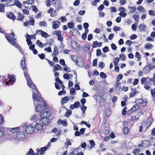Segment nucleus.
<instances>
[{
	"label": "nucleus",
	"mask_w": 155,
	"mask_h": 155,
	"mask_svg": "<svg viewBox=\"0 0 155 155\" xmlns=\"http://www.w3.org/2000/svg\"><path fill=\"white\" fill-rule=\"evenodd\" d=\"M25 76L26 78L28 86L31 88L32 89L33 94L34 93H36V94L38 93L39 92L36 89V86L34 84L31 80V78L28 75V74L25 72H24Z\"/></svg>",
	"instance_id": "nucleus-1"
},
{
	"label": "nucleus",
	"mask_w": 155,
	"mask_h": 155,
	"mask_svg": "<svg viewBox=\"0 0 155 155\" xmlns=\"http://www.w3.org/2000/svg\"><path fill=\"white\" fill-rule=\"evenodd\" d=\"M36 93H34L33 94V97L35 101H38V103L40 104H43L44 107V109H47V104L45 102L43 101V100L42 97H40L38 94H36Z\"/></svg>",
	"instance_id": "nucleus-2"
},
{
	"label": "nucleus",
	"mask_w": 155,
	"mask_h": 155,
	"mask_svg": "<svg viewBox=\"0 0 155 155\" xmlns=\"http://www.w3.org/2000/svg\"><path fill=\"white\" fill-rule=\"evenodd\" d=\"M5 37L7 40L12 45L14 46L15 48H18L21 53H23L22 49L19 47L17 43L15 41L9 36L5 35Z\"/></svg>",
	"instance_id": "nucleus-3"
},
{
	"label": "nucleus",
	"mask_w": 155,
	"mask_h": 155,
	"mask_svg": "<svg viewBox=\"0 0 155 155\" xmlns=\"http://www.w3.org/2000/svg\"><path fill=\"white\" fill-rule=\"evenodd\" d=\"M23 127H24V128H25V131L26 133L28 134H31L35 130L34 127L31 124L28 125L25 124L23 126Z\"/></svg>",
	"instance_id": "nucleus-4"
},
{
	"label": "nucleus",
	"mask_w": 155,
	"mask_h": 155,
	"mask_svg": "<svg viewBox=\"0 0 155 155\" xmlns=\"http://www.w3.org/2000/svg\"><path fill=\"white\" fill-rule=\"evenodd\" d=\"M135 102L137 105L143 106L146 105L147 101L146 100H144L143 99H139L136 100Z\"/></svg>",
	"instance_id": "nucleus-5"
},
{
	"label": "nucleus",
	"mask_w": 155,
	"mask_h": 155,
	"mask_svg": "<svg viewBox=\"0 0 155 155\" xmlns=\"http://www.w3.org/2000/svg\"><path fill=\"white\" fill-rule=\"evenodd\" d=\"M36 34L35 35H29L27 34L26 35H25V37L26 38V41L27 42V44L28 45H31L32 42L31 41L29 40L28 38H31V37L32 36V38H33L34 39H36V37H35Z\"/></svg>",
	"instance_id": "nucleus-6"
},
{
	"label": "nucleus",
	"mask_w": 155,
	"mask_h": 155,
	"mask_svg": "<svg viewBox=\"0 0 155 155\" xmlns=\"http://www.w3.org/2000/svg\"><path fill=\"white\" fill-rule=\"evenodd\" d=\"M16 136L17 138L20 140H23L25 137V134L22 131H19L16 133Z\"/></svg>",
	"instance_id": "nucleus-7"
},
{
	"label": "nucleus",
	"mask_w": 155,
	"mask_h": 155,
	"mask_svg": "<svg viewBox=\"0 0 155 155\" xmlns=\"http://www.w3.org/2000/svg\"><path fill=\"white\" fill-rule=\"evenodd\" d=\"M138 28L139 31L140 32H144L147 29V27L143 23L140 24Z\"/></svg>",
	"instance_id": "nucleus-8"
},
{
	"label": "nucleus",
	"mask_w": 155,
	"mask_h": 155,
	"mask_svg": "<svg viewBox=\"0 0 155 155\" xmlns=\"http://www.w3.org/2000/svg\"><path fill=\"white\" fill-rule=\"evenodd\" d=\"M40 120V121L42 122V124L44 125H47L49 123L50 120L48 117H41Z\"/></svg>",
	"instance_id": "nucleus-9"
},
{
	"label": "nucleus",
	"mask_w": 155,
	"mask_h": 155,
	"mask_svg": "<svg viewBox=\"0 0 155 155\" xmlns=\"http://www.w3.org/2000/svg\"><path fill=\"white\" fill-rule=\"evenodd\" d=\"M40 33V34L42 37L45 38H47L49 37V35L43 31L41 30H37L36 31V33L38 34Z\"/></svg>",
	"instance_id": "nucleus-10"
},
{
	"label": "nucleus",
	"mask_w": 155,
	"mask_h": 155,
	"mask_svg": "<svg viewBox=\"0 0 155 155\" xmlns=\"http://www.w3.org/2000/svg\"><path fill=\"white\" fill-rule=\"evenodd\" d=\"M71 59L74 61L77 64L80 66H83L84 65V63L83 62H80V65L78 64V61L76 59V56L75 55H71Z\"/></svg>",
	"instance_id": "nucleus-11"
},
{
	"label": "nucleus",
	"mask_w": 155,
	"mask_h": 155,
	"mask_svg": "<svg viewBox=\"0 0 155 155\" xmlns=\"http://www.w3.org/2000/svg\"><path fill=\"white\" fill-rule=\"evenodd\" d=\"M52 22V27L55 29H57L61 24L60 22L58 21H54Z\"/></svg>",
	"instance_id": "nucleus-12"
},
{
	"label": "nucleus",
	"mask_w": 155,
	"mask_h": 155,
	"mask_svg": "<svg viewBox=\"0 0 155 155\" xmlns=\"http://www.w3.org/2000/svg\"><path fill=\"white\" fill-rule=\"evenodd\" d=\"M51 113L50 111H45L41 114V117H49L51 116Z\"/></svg>",
	"instance_id": "nucleus-13"
},
{
	"label": "nucleus",
	"mask_w": 155,
	"mask_h": 155,
	"mask_svg": "<svg viewBox=\"0 0 155 155\" xmlns=\"http://www.w3.org/2000/svg\"><path fill=\"white\" fill-rule=\"evenodd\" d=\"M7 17L13 20H14L15 18L16 17L15 16L14 14L12 12H8L6 14Z\"/></svg>",
	"instance_id": "nucleus-14"
},
{
	"label": "nucleus",
	"mask_w": 155,
	"mask_h": 155,
	"mask_svg": "<svg viewBox=\"0 0 155 155\" xmlns=\"http://www.w3.org/2000/svg\"><path fill=\"white\" fill-rule=\"evenodd\" d=\"M36 107V110L37 112H41L44 110V107L40 104Z\"/></svg>",
	"instance_id": "nucleus-15"
},
{
	"label": "nucleus",
	"mask_w": 155,
	"mask_h": 155,
	"mask_svg": "<svg viewBox=\"0 0 155 155\" xmlns=\"http://www.w3.org/2000/svg\"><path fill=\"white\" fill-rule=\"evenodd\" d=\"M58 54V48L57 47L55 46L54 48L52 54V57L57 56Z\"/></svg>",
	"instance_id": "nucleus-16"
},
{
	"label": "nucleus",
	"mask_w": 155,
	"mask_h": 155,
	"mask_svg": "<svg viewBox=\"0 0 155 155\" xmlns=\"http://www.w3.org/2000/svg\"><path fill=\"white\" fill-rule=\"evenodd\" d=\"M34 2L33 0H29L26 2H24L23 3V5L24 7L28 8L26 6V4L32 5L34 3Z\"/></svg>",
	"instance_id": "nucleus-17"
},
{
	"label": "nucleus",
	"mask_w": 155,
	"mask_h": 155,
	"mask_svg": "<svg viewBox=\"0 0 155 155\" xmlns=\"http://www.w3.org/2000/svg\"><path fill=\"white\" fill-rule=\"evenodd\" d=\"M80 105V103L79 102H76L74 103V104L71 105L70 106V108L72 110L75 108H78Z\"/></svg>",
	"instance_id": "nucleus-18"
},
{
	"label": "nucleus",
	"mask_w": 155,
	"mask_h": 155,
	"mask_svg": "<svg viewBox=\"0 0 155 155\" xmlns=\"http://www.w3.org/2000/svg\"><path fill=\"white\" fill-rule=\"evenodd\" d=\"M152 123V119L150 118H149L147 119L145 126L146 128H148L151 124Z\"/></svg>",
	"instance_id": "nucleus-19"
},
{
	"label": "nucleus",
	"mask_w": 155,
	"mask_h": 155,
	"mask_svg": "<svg viewBox=\"0 0 155 155\" xmlns=\"http://www.w3.org/2000/svg\"><path fill=\"white\" fill-rule=\"evenodd\" d=\"M150 70L149 66L148 64L145 66L143 68V73L145 74H147L150 72Z\"/></svg>",
	"instance_id": "nucleus-20"
},
{
	"label": "nucleus",
	"mask_w": 155,
	"mask_h": 155,
	"mask_svg": "<svg viewBox=\"0 0 155 155\" xmlns=\"http://www.w3.org/2000/svg\"><path fill=\"white\" fill-rule=\"evenodd\" d=\"M69 98L68 96L62 98L61 101V104H63L69 101Z\"/></svg>",
	"instance_id": "nucleus-21"
},
{
	"label": "nucleus",
	"mask_w": 155,
	"mask_h": 155,
	"mask_svg": "<svg viewBox=\"0 0 155 155\" xmlns=\"http://www.w3.org/2000/svg\"><path fill=\"white\" fill-rule=\"evenodd\" d=\"M140 108V107L139 105L136 104L131 109L129 110V111L130 112H134L137 110H138Z\"/></svg>",
	"instance_id": "nucleus-22"
},
{
	"label": "nucleus",
	"mask_w": 155,
	"mask_h": 155,
	"mask_svg": "<svg viewBox=\"0 0 155 155\" xmlns=\"http://www.w3.org/2000/svg\"><path fill=\"white\" fill-rule=\"evenodd\" d=\"M36 129L38 130H41L43 129V126L40 124L36 123L35 126Z\"/></svg>",
	"instance_id": "nucleus-23"
},
{
	"label": "nucleus",
	"mask_w": 155,
	"mask_h": 155,
	"mask_svg": "<svg viewBox=\"0 0 155 155\" xmlns=\"http://www.w3.org/2000/svg\"><path fill=\"white\" fill-rule=\"evenodd\" d=\"M52 132L54 133L56 135H60L61 133L60 130H58L56 128H54L52 130Z\"/></svg>",
	"instance_id": "nucleus-24"
},
{
	"label": "nucleus",
	"mask_w": 155,
	"mask_h": 155,
	"mask_svg": "<svg viewBox=\"0 0 155 155\" xmlns=\"http://www.w3.org/2000/svg\"><path fill=\"white\" fill-rule=\"evenodd\" d=\"M19 127H18L15 128H13L10 129V131L13 133H18L20 130Z\"/></svg>",
	"instance_id": "nucleus-25"
},
{
	"label": "nucleus",
	"mask_w": 155,
	"mask_h": 155,
	"mask_svg": "<svg viewBox=\"0 0 155 155\" xmlns=\"http://www.w3.org/2000/svg\"><path fill=\"white\" fill-rule=\"evenodd\" d=\"M18 17L17 19L22 21L23 19L25 17L24 15L21 14L20 12H18Z\"/></svg>",
	"instance_id": "nucleus-26"
},
{
	"label": "nucleus",
	"mask_w": 155,
	"mask_h": 155,
	"mask_svg": "<svg viewBox=\"0 0 155 155\" xmlns=\"http://www.w3.org/2000/svg\"><path fill=\"white\" fill-rule=\"evenodd\" d=\"M21 68L22 69L24 70L25 68V59H24L23 58H22L21 64Z\"/></svg>",
	"instance_id": "nucleus-27"
},
{
	"label": "nucleus",
	"mask_w": 155,
	"mask_h": 155,
	"mask_svg": "<svg viewBox=\"0 0 155 155\" xmlns=\"http://www.w3.org/2000/svg\"><path fill=\"white\" fill-rule=\"evenodd\" d=\"M153 45L150 43H147L144 47V48L147 49H151L152 48Z\"/></svg>",
	"instance_id": "nucleus-28"
},
{
	"label": "nucleus",
	"mask_w": 155,
	"mask_h": 155,
	"mask_svg": "<svg viewBox=\"0 0 155 155\" xmlns=\"http://www.w3.org/2000/svg\"><path fill=\"white\" fill-rule=\"evenodd\" d=\"M62 67L58 64H56L55 65L54 68V71L58 70H62Z\"/></svg>",
	"instance_id": "nucleus-29"
},
{
	"label": "nucleus",
	"mask_w": 155,
	"mask_h": 155,
	"mask_svg": "<svg viewBox=\"0 0 155 155\" xmlns=\"http://www.w3.org/2000/svg\"><path fill=\"white\" fill-rule=\"evenodd\" d=\"M8 78L10 79V80L9 81V82H10L12 80V82L11 84H13V82H14L15 80V79L14 77V76L12 75H9Z\"/></svg>",
	"instance_id": "nucleus-30"
},
{
	"label": "nucleus",
	"mask_w": 155,
	"mask_h": 155,
	"mask_svg": "<svg viewBox=\"0 0 155 155\" xmlns=\"http://www.w3.org/2000/svg\"><path fill=\"white\" fill-rule=\"evenodd\" d=\"M135 57L137 59V61H140L141 60V55L139 54V52H136L135 53Z\"/></svg>",
	"instance_id": "nucleus-31"
},
{
	"label": "nucleus",
	"mask_w": 155,
	"mask_h": 155,
	"mask_svg": "<svg viewBox=\"0 0 155 155\" xmlns=\"http://www.w3.org/2000/svg\"><path fill=\"white\" fill-rule=\"evenodd\" d=\"M138 93V92H137L136 90L135 89H134L133 90V91L131 92L130 94V96L129 97H131L134 96L136 94H137V93Z\"/></svg>",
	"instance_id": "nucleus-32"
},
{
	"label": "nucleus",
	"mask_w": 155,
	"mask_h": 155,
	"mask_svg": "<svg viewBox=\"0 0 155 155\" xmlns=\"http://www.w3.org/2000/svg\"><path fill=\"white\" fill-rule=\"evenodd\" d=\"M47 150V147H43L41 148L39 151L41 155H43L44 152Z\"/></svg>",
	"instance_id": "nucleus-33"
},
{
	"label": "nucleus",
	"mask_w": 155,
	"mask_h": 155,
	"mask_svg": "<svg viewBox=\"0 0 155 155\" xmlns=\"http://www.w3.org/2000/svg\"><path fill=\"white\" fill-rule=\"evenodd\" d=\"M28 22L29 24L31 25H34L35 20L32 16H31L30 17V20L28 21Z\"/></svg>",
	"instance_id": "nucleus-34"
},
{
	"label": "nucleus",
	"mask_w": 155,
	"mask_h": 155,
	"mask_svg": "<svg viewBox=\"0 0 155 155\" xmlns=\"http://www.w3.org/2000/svg\"><path fill=\"white\" fill-rule=\"evenodd\" d=\"M72 114V111L69 109L67 110L65 114V116L68 117Z\"/></svg>",
	"instance_id": "nucleus-35"
},
{
	"label": "nucleus",
	"mask_w": 155,
	"mask_h": 155,
	"mask_svg": "<svg viewBox=\"0 0 155 155\" xmlns=\"http://www.w3.org/2000/svg\"><path fill=\"white\" fill-rule=\"evenodd\" d=\"M152 96L153 97V100L155 101V88L151 91Z\"/></svg>",
	"instance_id": "nucleus-36"
},
{
	"label": "nucleus",
	"mask_w": 155,
	"mask_h": 155,
	"mask_svg": "<svg viewBox=\"0 0 155 155\" xmlns=\"http://www.w3.org/2000/svg\"><path fill=\"white\" fill-rule=\"evenodd\" d=\"M39 25L40 26H42L45 27H46L47 26L46 22L44 21H40L39 23Z\"/></svg>",
	"instance_id": "nucleus-37"
},
{
	"label": "nucleus",
	"mask_w": 155,
	"mask_h": 155,
	"mask_svg": "<svg viewBox=\"0 0 155 155\" xmlns=\"http://www.w3.org/2000/svg\"><path fill=\"white\" fill-rule=\"evenodd\" d=\"M119 61V58L118 57L115 58L114 61V64L115 66L117 65V64Z\"/></svg>",
	"instance_id": "nucleus-38"
},
{
	"label": "nucleus",
	"mask_w": 155,
	"mask_h": 155,
	"mask_svg": "<svg viewBox=\"0 0 155 155\" xmlns=\"http://www.w3.org/2000/svg\"><path fill=\"white\" fill-rule=\"evenodd\" d=\"M5 5L3 4H0V12H4Z\"/></svg>",
	"instance_id": "nucleus-39"
},
{
	"label": "nucleus",
	"mask_w": 155,
	"mask_h": 155,
	"mask_svg": "<svg viewBox=\"0 0 155 155\" xmlns=\"http://www.w3.org/2000/svg\"><path fill=\"white\" fill-rule=\"evenodd\" d=\"M74 25V23L73 22H69L68 24V26L69 28H72Z\"/></svg>",
	"instance_id": "nucleus-40"
},
{
	"label": "nucleus",
	"mask_w": 155,
	"mask_h": 155,
	"mask_svg": "<svg viewBox=\"0 0 155 155\" xmlns=\"http://www.w3.org/2000/svg\"><path fill=\"white\" fill-rule=\"evenodd\" d=\"M115 88H116V90L118 89L121 88L120 87V84L119 83V81H116L115 82Z\"/></svg>",
	"instance_id": "nucleus-41"
},
{
	"label": "nucleus",
	"mask_w": 155,
	"mask_h": 155,
	"mask_svg": "<svg viewBox=\"0 0 155 155\" xmlns=\"http://www.w3.org/2000/svg\"><path fill=\"white\" fill-rule=\"evenodd\" d=\"M86 108H87V107H85L84 105H83L82 106V107L81 108V110H82V114L83 115V117H84V116L85 112L86 109Z\"/></svg>",
	"instance_id": "nucleus-42"
},
{
	"label": "nucleus",
	"mask_w": 155,
	"mask_h": 155,
	"mask_svg": "<svg viewBox=\"0 0 155 155\" xmlns=\"http://www.w3.org/2000/svg\"><path fill=\"white\" fill-rule=\"evenodd\" d=\"M36 44L38 45L39 47L41 48H43L44 45L41 42H40L38 40H37L36 42Z\"/></svg>",
	"instance_id": "nucleus-43"
},
{
	"label": "nucleus",
	"mask_w": 155,
	"mask_h": 155,
	"mask_svg": "<svg viewBox=\"0 0 155 155\" xmlns=\"http://www.w3.org/2000/svg\"><path fill=\"white\" fill-rule=\"evenodd\" d=\"M119 57L121 60L123 61H124L126 59V57L124 54H120L119 55Z\"/></svg>",
	"instance_id": "nucleus-44"
},
{
	"label": "nucleus",
	"mask_w": 155,
	"mask_h": 155,
	"mask_svg": "<svg viewBox=\"0 0 155 155\" xmlns=\"http://www.w3.org/2000/svg\"><path fill=\"white\" fill-rule=\"evenodd\" d=\"M15 5L19 8H21L22 6V4L19 1L15 2Z\"/></svg>",
	"instance_id": "nucleus-45"
},
{
	"label": "nucleus",
	"mask_w": 155,
	"mask_h": 155,
	"mask_svg": "<svg viewBox=\"0 0 155 155\" xmlns=\"http://www.w3.org/2000/svg\"><path fill=\"white\" fill-rule=\"evenodd\" d=\"M75 89L73 87L71 88L70 90V94L73 95H75Z\"/></svg>",
	"instance_id": "nucleus-46"
},
{
	"label": "nucleus",
	"mask_w": 155,
	"mask_h": 155,
	"mask_svg": "<svg viewBox=\"0 0 155 155\" xmlns=\"http://www.w3.org/2000/svg\"><path fill=\"white\" fill-rule=\"evenodd\" d=\"M59 63L61 64L64 66H66L64 61V59H61L60 60Z\"/></svg>",
	"instance_id": "nucleus-47"
},
{
	"label": "nucleus",
	"mask_w": 155,
	"mask_h": 155,
	"mask_svg": "<svg viewBox=\"0 0 155 155\" xmlns=\"http://www.w3.org/2000/svg\"><path fill=\"white\" fill-rule=\"evenodd\" d=\"M100 76L101 78L104 79L105 78L107 77L106 75L103 72H101L100 73Z\"/></svg>",
	"instance_id": "nucleus-48"
},
{
	"label": "nucleus",
	"mask_w": 155,
	"mask_h": 155,
	"mask_svg": "<svg viewBox=\"0 0 155 155\" xmlns=\"http://www.w3.org/2000/svg\"><path fill=\"white\" fill-rule=\"evenodd\" d=\"M140 148H138L137 149L134 150L133 151V153L135 154V155H137V154L139 153L140 152Z\"/></svg>",
	"instance_id": "nucleus-49"
},
{
	"label": "nucleus",
	"mask_w": 155,
	"mask_h": 155,
	"mask_svg": "<svg viewBox=\"0 0 155 155\" xmlns=\"http://www.w3.org/2000/svg\"><path fill=\"white\" fill-rule=\"evenodd\" d=\"M150 86L148 84V82H147L145 84L144 87L147 90H148L150 88Z\"/></svg>",
	"instance_id": "nucleus-50"
},
{
	"label": "nucleus",
	"mask_w": 155,
	"mask_h": 155,
	"mask_svg": "<svg viewBox=\"0 0 155 155\" xmlns=\"http://www.w3.org/2000/svg\"><path fill=\"white\" fill-rule=\"evenodd\" d=\"M103 52L104 53H105L109 51V49L108 47L106 46L103 49Z\"/></svg>",
	"instance_id": "nucleus-51"
},
{
	"label": "nucleus",
	"mask_w": 155,
	"mask_h": 155,
	"mask_svg": "<svg viewBox=\"0 0 155 155\" xmlns=\"http://www.w3.org/2000/svg\"><path fill=\"white\" fill-rule=\"evenodd\" d=\"M63 78L69 80V74L68 73L65 74L63 75Z\"/></svg>",
	"instance_id": "nucleus-52"
},
{
	"label": "nucleus",
	"mask_w": 155,
	"mask_h": 155,
	"mask_svg": "<svg viewBox=\"0 0 155 155\" xmlns=\"http://www.w3.org/2000/svg\"><path fill=\"white\" fill-rule=\"evenodd\" d=\"M124 134H127L129 132L128 128L126 127H124Z\"/></svg>",
	"instance_id": "nucleus-53"
},
{
	"label": "nucleus",
	"mask_w": 155,
	"mask_h": 155,
	"mask_svg": "<svg viewBox=\"0 0 155 155\" xmlns=\"http://www.w3.org/2000/svg\"><path fill=\"white\" fill-rule=\"evenodd\" d=\"M118 10L120 12H125L126 11V9L122 7L119 8Z\"/></svg>",
	"instance_id": "nucleus-54"
},
{
	"label": "nucleus",
	"mask_w": 155,
	"mask_h": 155,
	"mask_svg": "<svg viewBox=\"0 0 155 155\" xmlns=\"http://www.w3.org/2000/svg\"><path fill=\"white\" fill-rule=\"evenodd\" d=\"M38 118V117L36 116V115H33L31 118V120H32L34 122H35L36 120Z\"/></svg>",
	"instance_id": "nucleus-55"
},
{
	"label": "nucleus",
	"mask_w": 155,
	"mask_h": 155,
	"mask_svg": "<svg viewBox=\"0 0 155 155\" xmlns=\"http://www.w3.org/2000/svg\"><path fill=\"white\" fill-rule=\"evenodd\" d=\"M104 66V64L103 62H100L98 64L99 67H101V69L103 68Z\"/></svg>",
	"instance_id": "nucleus-56"
},
{
	"label": "nucleus",
	"mask_w": 155,
	"mask_h": 155,
	"mask_svg": "<svg viewBox=\"0 0 155 155\" xmlns=\"http://www.w3.org/2000/svg\"><path fill=\"white\" fill-rule=\"evenodd\" d=\"M80 3V1L79 0H76L74 2L73 5L74 6H78Z\"/></svg>",
	"instance_id": "nucleus-57"
},
{
	"label": "nucleus",
	"mask_w": 155,
	"mask_h": 155,
	"mask_svg": "<svg viewBox=\"0 0 155 155\" xmlns=\"http://www.w3.org/2000/svg\"><path fill=\"white\" fill-rule=\"evenodd\" d=\"M96 52V55L97 56H101L102 54L101 50L100 49L97 50Z\"/></svg>",
	"instance_id": "nucleus-58"
},
{
	"label": "nucleus",
	"mask_w": 155,
	"mask_h": 155,
	"mask_svg": "<svg viewBox=\"0 0 155 155\" xmlns=\"http://www.w3.org/2000/svg\"><path fill=\"white\" fill-rule=\"evenodd\" d=\"M137 23L132 25L131 27L132 30L135 31L136 30Z\"/></svg>",
	"instance_id": "nucleus-59"
},
{
	"label": "nucleus",
	"mask_w": 155,
	"mask_h": 155,
	"mask_svg": "<svg viewBox=\"0 0 155 155\" xmlns=\"http://www.w3.org/2000/svg\"><path fill=\"white\" fill-rule=\"evenodd\" d=\"M139 118V116L138 115L133 116L132 117V119L133 120L136 121Z\"/></svg>",
	"instance_id": "nucleus-60"
},
{
	"label": "nucleus",
	"mask_w": 155,
	"mask_h": 155,
	"mask_svg": "<svg viewBox=\"0 0 155 155\" xmlns=\"http://www.w3.org/2000/svg\"><path fill=\"white\" fill-rule=\"evenodd\" d=\"M60 19L62 22H65L67 20L66 18L64 16H61L60 18Z\"/></svg>",
	"instance_id": "nucleus-61"
},
{
	"label": "nucleus",
	"mask_w": 155,
	"mask_h": 155,
	"mask_svg": "<svg viewBox=\"0 0 155 155\" xmlns=\"http://www.w3.org/2000/svg\"><path fill=\"white\" fill-rule=\"evenodd\" d=\"M137 38V36L135 34H133L130 37V38L132 40L135 39Z\"/></svg>",
	"instance_id": "nucleus-62"
},
{
	"label": "nucleus",
	"mask_w": 155,
	"mask_h": 155,
	"mask_svg": "<svg viewBox=\"0 0 155 155\" xmlns=\"http://www.w3.org/2000/svg\"><path fill=\"white\" fill-rule=\"evenodd\" d=\"M90 48V46L88 45H87L86 46H85L84 48V50L87 51L89 50Z\"/></svg>",
	"instance_id": "nucleus-63"
},
{
	"label": "nucleus",
	"mask_w": 155,
	"mask_h": 155,
	"mask_svg": "<svg viewBox=\"0 0 155 155\" xmlns=\"http://www.w3.org/2000/svg\"><path fill=\"white\" fill-rule=\"evenodd\" d=\"M149 14L151 15L155 16V12L153 10H150L149 11Z\"/></svg>",
	"instance_id": "nucleus-64"
}]
</instances>
